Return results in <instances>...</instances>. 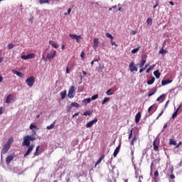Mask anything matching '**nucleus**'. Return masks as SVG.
<instances>
[{
	"mask_svg": "<svg viewBox=\"0 0 182 182\" xmlns=\"http://www.w3.org/2000/svg\"><path fill=\"white\" fill-rule=\"evenodd\" d=\"M34 140H36V138L35 136L26 135L23 136V141L22 143V146L29 147V146H31V141H34Z\"/></svg>",
	"mask_w": 182,
	"mask_h": 182,
	"instance_id": "1",
	"label": "nucleus"
},
{
	"mask_svg": "<svg viewBox=\"0 0 182 182\" xmlns=\"http://www.w3.org/2000/svg\"><path fill=\"white\" fill-rule=\"evenodd\" d=\"M26 83L29 87H32V86H33L35 83V77L31 76L30 77L27 78L26 80Z\"/></svg>",
	"mask_w": 182,
	"mask_h": 182,
	"instance_id": "2",
	"label": "nucleus"
},
{
	"mask_svg": "<svg viewBox=\"0 0 182 182\" xmlns=\"http://www.w3.org/2000/svg\"><path fill=\"white\" fill-rule=\"evenodd\" d=\"M56 58V50H52L50 53H47L46 58L49 59H55Z\"/></svg>",
	"mask_w": 182,
	"mask_h": 182,
	"instance_id": "3",
	"label": "nucleus"
},
{
	"mask_svg": "<svg viewBox=\"0 0 182 182\" xmlns=\"http://www.w3.org/2000/svg\"><path fill=\"white\" fill-rule=\"evenodd\" d=\"M75 86H71L68 90V97H70V99H73L75 97Z\"/></svg>",
	"mask_w": 182,
	"mask_h": 182,
	"instance_id": "4",
	"label": "nucleus"
},
{
	"mask_svg": "<svg viewBox=\"0 0 182 182\" xmlns=\"http://www.w3.org/2000/svg\"><path fill=\"white\" fill-rule=\"evenodd\" d=\"M70 38H71V39L75 40L77 43H80V41L79 39H82V36H77L75 34H69Z\"/></svg>",
	"mask_w": 182,
	"mask_h": 182,
	"instance_id": "5",
	"label": "nucleus"
},
{
	"mask_svg": "<svg viewBox=\"0 0 182 182\" xmlns=\"http://www.w3.org/2000/svg\"><path fill=\"white\" fill-rule=\"evenodd\" d=\"M9 149H11V146L9 145V144H6L1 150V154H6Z\"/></svg>",
	"mask_w": 182,
	"mask_h": 182,
	"instance_id": "6",
	"label": "nucleus"
},
{
	"mask_svg": "<svg viewBox=\"0 0 182 182\" xmlns=\"http://www.w3.org/2000/svg\"><path fill=\"white\" fill-rule=\"evenodd\" d=\"M97 122H98L97 118H95L93 120L90 121L88 123H87L85 127H87V129H90V127H92V126H93V124H95V123H96Z\"/></svg>",
	"mask_w": 182,
	"mask_h": 182,
	"instance_id": "7",
	"label": "nucleus"
},
{
	"mask_svg": "<svg viewBox=\"0 0 182 182\" xmlns=\"http://www.w3.org/2000/svg\"><path fill=\"white\" fill-rule=\"evenodd\" d=\"M33 147H35V146L33 144L28 146L26 152L24 154V157H28V156H29V154H31V153H32V150H33Z\"/></svg>",
	"mask_w": 182,
	"mask_h": 182,
	"instance_id": "8",
	"label": "nucleus"
},
{
	"mask_svg": "<svg viewBox=\"0 0 182 182\" xmlns=\"http://www.w3.org/2000/svg\"><path fill=\"white\" fill-rule=\"evenodd\" d=\"M129 70H130V72H137V67H136V65H134V62H132L129 64Z\"/></svg>",
	"mask_w": 182,
	"mask_h": 182,
	"instance_id": "9",
	"label": "nucleus"
},
{
	"mask_svg": "<svg viewBox=\"0 0 182 182\" xmlns=\"http://www.w3.org/2000/svg\"><path fill=\"white\" fill-rule=\"evenodd\" d=\"M99 47V38H95L93 41V48L95 50Z\"/></svg>",
	"mask_w": 182,
	"mask_h": 182,
	"instance_id": "10",
	"label": "nucleus"
},
{
	"mask_svg": "<svg viewBox=\"0 0 182 182\" xmlns=\"http://www.w3.org/2000/svg\"><path fill=\"white\" fill-rule=\"evenodd\" d=\"M137 140H139V135H134L133 136L132 139L131 140L130 145L134 146V143H136V141H137Z\"/></svg>",
	"mask_w": 182,
	"mask_h": 182,
	"instance_id": "11",
	"label": "nucleus"
},
{
	"mask_svg": "<svg viewBox=\"0 0 182 182\" xmlns=\"http://www.w3.org/2000/svg\"><path fill=\"white\" fill-rule=\"evenodd\" d=\"M14 102V95H9L6 99V103H12Z\"/></svg>",
	"mask_w": 182,
	"mask_h": 182,
	"instance_id": "12",
	"label": "nucleus"
},
{
	"mask_svg": "<svg viewBox=\"0 0 182 182\" xmlns=\"http://www.w3.org/2000/svg\"><path fill=\"white\" fill-rule=\"evenodd\" d=\"M153 146H154V151H159V143H157V140H154L153 142Z\"/></svg>",
	"mask_w": 182,
	"mask_h": 182,
	"instance_id": "13",
	"label": "nucleus"
},
{
	"mask_svg": "<svg viewBox=\"0 0 182 182\" xmlns=\"http://www.w3.org/2000/svg\"><path fill=\"white\" fill-rule=\"evenodd\" d=\"M49 45H51V46L53 48H55V49H58L59 48V46L58 45V43H56V42H55L53 41H50Z\"/></svg>",
	"mask_w": 182,
	"mask_h": 182,
	"instance_id": "14",
	"label": "nucleus"
},
{
	"mask_svg": "<svg viewBox=\"0 0 182 182\" xmlns=\"http://www.w3.org/2000/svg\"><path fill=\"white\" fill-rule=\"evenodd\" d=\"M12 73L14 75H16L17 76H18L19 77H23V76H24L23 74H22V73L17 71L16 70H13Z\"/></svg>",
	"mask_w": 182,
	"mask_h": 182,
	"instance_id": "15",
	"label": "nucleus"
},
{
	"mask_svg": "<svg viewBox=\"0 0 182 182\" xmlns=\"http://www.w3.org/2000/svg\"><path fill=\"white\" fill-rule=\"evenodd\" d=\"M140 119H141V113L138 112L135 116V122L139 123Z\"/></svg>",
	"mask_w": 182,
	"mask_h": 182,
	"instance_id": "16",
	"label": "nucleus"
},
{
	"mask_svg": "<svg viewBox=\"0 0 182 182\" xmlns=\"http://www.w3.org/2000/svg\"><path fill=\"white\" fill-rule=\"evenodd\" d=\"M173 82L172 80H163L161 81L162 86H166V85H168L169 83H171Z\"/></svg>",
	"mask_w": 182,
	"mask_h": 182,
	"instance_id": "17",
	"label": "nucleus"
},
{
	"mask_svg": "<svg viewBox=\"0 0 182 182\" xmlns=\"http://www.w3.org/2000/svg\"><path fill=\"white\" fill-rule=\"evenodd\" d=\"M120 151V145H119L114 150L113 153L114 157H117V155L119 154V152Z\"/></svg>",
	"mask_w": 182,
	"mask_h": 182,
	"instance_id": "18",
	"label": "nucleus"
},
{
	"mask_svg": "<svg viewBox=\"0 0 182 182\" xmlns=\"http://www.w3.org/2000/svg\"><path fill=\"white\" fill-rule=\"evenodd\" d=\"M12 160H14V156L13 155L7 156L6 159V164H9L12 161Z\"/></svg>",
	"mask_w": 182,
	"mask_h": 182,
	"instance_id": "19",
	"label": "nucleus"
},
{
	"mask_svg": "<svg viewBox=\"0 0 182 182\" xmlns=\"http://www.w3.org/2000/svg\"><path fill=\"white\" fill-rule=\"evenodd\" d=\"M180 109H181V105L178 106L176 112L172 114V119H176V117H177V114L178 113Z\"/></svg>",
	"mask_w": 182,
	"mask_h": 182,
	"instance_id": "20",
	"label": "nucleus"
},
{
	"mask_svg": "<svg viewBox=\"0 0 182 182\" xmlns=\"http://www.w3.org/2000/svg\"><path fill=\"white\" fill-rule=\"evenodd\" d=\"M154 75L156 77V79H160L161 73H160V71L159 70H156L154 72Z\"/></svg>",
	"mask_w": 182,
	"mask_h": 182,
	"instance_id": "21",
	"label": "nucleus"
},
{
	"mask_svg": "<svg viewBox=\"0 0 182 182\" xmlns=\"http://www.w3.org/2000/svg\"><path fill=\"white\" fill-rule=\"evenodd\" d=\"M164 97H166V95L165 94H162L161 95H160L157 99H156V102H164Z\"/></svg>",
	"mask_w": 182,
	"mask_h": 182,
	"instance_id": "22",
	"label": "nucleus"
},
{
	"mask_svg": "<svg viewBox=\"0 0 182 182\" xmlns=\"http://www.w3.org/2000/svg\"><path fill=\"white\" fill-rule=\"evenodd\" d=\"M103 69H105V65H100L98 67H97V70L99 72V73H102L103 72Z\"/></svg>",
	"mask_w": 182,
	"mask_h": 182,
	"instance_id": "23",
	"label": "nucleus"
},
{
	"mask_svg": "<svg viewBox=\"0 0 182 182\" xmlns=\"http://www.w3.org/2000/svg\"><path fill=\"white\" fill-rule=\"evenodd\" d=\"M55 124H56V120H55L50 125L47 126V130H52L53 127H55Z\"/></svg>",
	"mask_w": 182,
	"mask_h": 182,
	"instance_id": "24",
	"label": "nucleus"
},
{
	"mask_svg": "<svg viewBox=\"0 0 182 182\" xmlns=\"http://www.w3.org/2000/svg\"><path fill=\"white\" fill-rule=\"evenodd\" d=\"M112 92H114L115 90H117V88H115V89H109V90H108L107 92H106V95H107V96H112V95H113V92H112Z\"/></svg>",
	"mask_w": 182,
	"mask_h": 182,
	"instance_id": "25",
	"label": "nucleus"
},
{
	"mask_svg": "<svg viewBox=\"0 0 182 182\" xmlns=\"http://www.w3.org/2000/svg\"><path fill=\"white\" fill-rule=\"evenodd\" d=\"M155 80H156V78L154 77H152L150 80L147 81V85H153Z\"/></svg>",
	"mask_w": 182,
	"mask_h": 182,
	"instance_id": "26",
	"label": "nucleus"
},
{
	"mask_svg": "<svg viewBox=\"0 0 182 182\" xmlns=\"http://www.w3.org/2000/svg\"><path fill=\"white\" fill-rule=\"evenodd\" d=\"M105 159V155H102L97 161V163L95 164V167L96 166H97V164H100V163H102V160H103Z\"/></svg>",
	"mask_w": 182,
	"mask_h": 182,
	"instance_id": "27",
	"label": "nucleus"
},
{
	"mask_svg": "<svg viewBox=\"0 0 182 182\" xmlns=\"http://www.w3.org/2000/svg\"><path fill=\"white\" fill-rule=\"evenodd\" d=\"M169 144H172L173 146H177V142L176 141V140L171 139L169 140Z\"/></svg>",
	"mask_w": 182,
	"mask_h": 182,
	"instance_id": "28",
	"label": "nucleus"
},
{
	"mask_svg": "<svg viewBox=\"0 0 182 182\" xmlns=\"http://www.w3.org/2000/svg\"><path fill=\"white\" fill-rule=\"evenodd\" d=\"M82 102L85 103V105H87V103H90V102H92V100L90 98H87L85 99Z\"/></svg>",
	"mask_w": 182,
	"mask_h": 182,
	"instance_id": "29",
	"label": "nucleus"
},
{
	"mask_svg": "<svg viewBox=\"0 0 182 182\" xmlns=\"http://www.w3.org/2000/svg\"><path fill=\"white\" fill-rule=\"evenodd\" d=\"M154 107V106L151 105L148 109V112H149L150 116H151V114H153V112H152Z\"/></svg>",
	"mask_w": 182,
	"mask_h": 182,
	"instance_id": "30",
	"label": "nucleus"
},
{
	"mask_svg": "<svg viewBox=\"0 0 182 182\" xmlns=\"http://www.w3.org/2000/svg\"><path fill=\"white\" fill-rule=\"evenodd\" d=\"M61 99H65L66 97V90L60 92Z\"/></svg>",
	"mask_w": 182,
	"mask_h": 182,
	"instance_id": "31",
	"label": "nucleus"
},
{
	"mask_svg": "<svg viewBox=\"0 0 182 182\" xmlns=\"http://www.w3.org/2000/svg\"><path fill=\"white\" fill-rule=\"evenodd\" d=\"M92 112L90 110H87L83 113V116H91Z\"/></svg>",
	"mask_w": 182,
	"mask_h": 182,
	"instance_id": "32",
	"label": "nucleus"
},
{
	"mask_svg": "<svg viewBox=\"0 0 182 182\" xmlns=\"http://www.w3.org/2000/svg\"><path fill=\"white\" fill-rule=\"evenodd\" d=\"M27 55L28 59H34L35 56H36L34 53H30V54H28Z\"/></svg>",
	"mask_w": 182,
	"mask_h": 182,
	"instance_id": "33",
	"label": "nucleus"
},
{
	"mask_svg": "<svg viewBox=\"0 0 182 182\" xmlns=\"http://www.w3.org/2000/svg\"><path fill=\"white\" fill-rule=\"evenodd\" d=\"M146 23L147 25H151V23H153V19L151 18H147Z\"/></svg>",
	"mask_w": 182,
	"mask_h": 182,
	"instance_id": "34",
	"label": "nucleus"
},
{
	"mask_svg": "<svg viewBox=\"0 0 182 182\" xmlns=\"http://www.w3.org/2000/svg\"><path fill=\"white\" fill-rule=\"evenodd\" d=\"M146 65V60H141L140 64H139V68H143Z\"/></svg>",
	"mask_w": 182,
	"mask_h": 182,
	"instance_id": "35",
	"label": "nucleus"
},
{
	"mask_svg": "<svg viewBox=\"0 0 182 182\" xmlns=\"http://www.w3.org/2000/svg\"><path fill=\"white\" fill-rule=\"evenodd\" d=\"M109 100H110L109 97H105L104 98V100L102 102V105H105V103H107V102H109Z\"/></svg>",
	"mask_w": 182,
	"mask_h": 182,
	"instance_id": "36",
	"label": "nucleus"
},
{
	"mask_svg": "<svg viewBox=\"0 0 182 182\" xmlns=\"http://www.w3.org/2000/svg\"><path fill=\"white\" fill-rule=\"evenodd\" d=\"M39 146H38L36 149V151L34 153V157H36V156H39V154L38 153V151H39Z\"/></svg>",
	"mask_w": 182,
	"mask_h": 182,
	"instance_id": "37",
	"label": "nucleus"
},
{
	"mask_svg": "<svg viewBox=\"0 0 182 182\" xmlns=\"http://www.w3.org/2000/svg\"><path fill=\"white\" fill-rule=\"evenodd\" d=\"M98 98H99V95L95 94L93 96H92V97L90 99H91V100H96V99H98Z\"/></svg>",
	"mask_w": 182,
	"mask_h": 182,
	"instance_id": "38",
	"label": "nucleus"
},
{
	"mask_svg": "<svg viewBox=\"0 0 182 182\" xmlns=\"http://www.w3.org/2000/svg\"><path fill=\"white\" fill-rule=\"evenodd\" d=\"M105 35H106V37L109 38V39H111V41H113V39H114V37L112 36V35L109 33H107Z\"/></svg>",
	"mask_w": 182,
	"mask_h": 182,
	"instance_id": "39",
	"label": "nucleus"
},
{
	"mask_svg": "<svg viewBox=\"0 0 182 182\" xmlns=\"http://www.w3.org/2000/svg\"><path fill=\"white\" fill-rule=\"evenodd\" d=\"M132 137H133V128L130 130V133L129 134L128 139L130 140V139H132Z\"/></svg>",
	"mask_w": 182,
	"mask_h": 182,
	"instance_id": "40",
	"label": "nucleus"
},
{
	"mask_svg": "<svg viewBox=\"0 0 182 182\" xmlns=\"http://www.w3.org/2000/svg\"><path fill=\"white\" fill-rule=\"evenodd\" d=\"M41 5L43 4H49V0H40Z\"/></svg>",
	"mask_w": 182,
	"mask_h": 182,
	"instance_id": "41",
	"label": "nucleus"
},
{
	"mask_svg": "<svg viewBox=\"0 0 182 182\" xmlns=\"http://www.w3.org/2000/svg\"><path fill=\"white\" fill-rule=\"evenodd\" d=\"M71 106H73V107H79L80 105L77 102H73Z\"/></svg>",
	"mask_w": 182,
	"mask_h": 182,
	"instance_id": "42",
	"label": "nucleus"
},
{
	"mask_svg": "<svg viewBox=\"0 0 182 182\" xmlns=\"http://www.w3.org/2000/svg\"><path fill=\"white\" fill-rule=\"evenodd\" d=\"M168 51L164 50V48H161L160 50H159V53H161V55H164V53H167Z\"/></svg>",
	"mask_w": 182,
	"mask_h": 182,
	"instance_id": "43",
	"label": "nucleus"
},
{
	"mask_svg": "<svg viewBox=\"0 0 182 182\" xmlns=\"http://www.w3.org/2000/svg\"><path fill=\"white\" fill-rule=\"evenodd\" d=\"M139 50H140L139 48H134V49L132 50V53H137Z\"/></svg>",
	"mask_w": 182,
	"mask_h": 182,
	"instance_id": "44",
	"label": "nucleus"
},
{
	"mask_svg": "<svg viewBox=\"0 0 182 182\" xmlns=\"http://www.w3.org/2000/svg\"><path fill=\"white\" fill-rule=\"evenodd\" d=\"M14 48H15V46L14 44L10 43V44L8 45V49L9 50H11V49H14Z\"/></svg>",
	"mask_w": 182,
	"mask_h": 182,
	"instance_id": "45",
	"label": "nucleus"
},
{
	"mask_svg": "<svg viewBox=\"0 0 182 182\" xmlns=\"http://www.w3.org/2000/svg\"><path fill=\"white\" fill-rule=\"evenodd\" d=\"M13 141H14V138H11L8 140V141L6 142V144H9V146H11Z\"/></svg>",
	"mask_w": 182,
	"mask_h": 182,
	"instance_id": "46",
	"label": "nucleus"
},
{
	"mask_svg": "<svg viewBox=\"0 0 182 182\" xmlns=\"http://www.w3.org/2000/svg\"><path fill=\"white\" fill-rule=\"evenodd\" d=\"M156 65H153L151 67H149L147 70H146V73H149L150 72V70H151V69H154V67Z\"/></svg>",
	"mask_w": 182,
	"mask_h": 182,
	"instance_id": "47",
	"label": "nucleus"
},
{
	"mask_svg": "<svg viewBox=\"0 0 182 182\" xmlns=\"http://www.w3.org/2000/svg\"><path fill=\"white\" fill-rule=\"evenodd\" d=\"M21 58L22 59H23V60H28V59H29L28 57V55H21Z\"/></svg>",
	"mask_w": 182,
	"mask_h": 182,
	"instance_id": "48",
	"label": "nucleus"
},
{
	"mask_svg": "<svg viewBox=\"0 0 182 182\" xmlns=\"http://www.w3.org/2000/svg\"><path fill=\"white\" fill-rule=\"evenodd\" d=\"M33 129H37L36 126H35L34 124H31L30 125V129L31 130H33Z\"/></svg>",
	"mask_w": 182,
	"mask_h": 182,
	"instance_id": "49",
	"label": "nucleus"
},
{
	"mask_svg": "<svg viewBox=\"0 0 182 182\" xmlns=\"http://www.w3.org/2000/svg\"><path fill=\"white\" fill-rule=\"evenodd\" d=\"M156 91H157V90H155L153 92H149V93L148 94L149 97L153 96V95H154V93H156Z\"/></svg>",
	"mask_w": 182,
	"mask_h": 182,
	"instance_id": "50",
	"label": "nucleus"
},
{
	"mask_svg": "<svg viewBox=\"0 0 182 182\" xmlns=\"http://www.w3.org/2000/svg\"><path fill=\"white\" fill-rule=\"evenodd\" d=\"M72 107H73L72 106V105H70L68 108H67V112L69 113V112H70L72 110Z\"/></svg>",
	"mask_w": 182,
	"mask_h": 182,
	"instance_id": "51",
	"label": "nucleus"
},
{
	"mask_svg": "<svg viewBox=\"0 0 182 182\" xmlns=\"http://www.w3.org/2000/svg\"><path fill=\"white\" fill-rule=\"evenodd\" d=\"M163 113H164V111H161V112L160 114H159L158 117H156V120L159 119L160 118L161 116H163Z\"/></svg>",
	"mask_w": 182,
	"mask_h": 182,
	"instance_id": "52",
	"label": "nucleus"
},
{
	"mask_svg": "<svg viewBox=\"0 0 182 182\" xmlns=\"http://www.w3.org/2000/svg\"><path fill=\"white\" fill-rule=\"evenodd\" d=\"M80 58H81V59H84L85 58V52L82 51V53L80 54Z\"/></svg>",
	"mask_w": 182,
	"mask_h": 182,
	"instance_id": "53",
	"label": "nucleus"
},
{
	"mask_svg": "<svg viewBox=\"0 0 182 182\" xmlns=\"http://www.w3.org/2000/svg\"><path fill=\"white\" fill-rule=\"evenodd\" d=\"M170 171H171V174H173V173L174 172V167L173 166H171Z\"/></svg>",
	"mask_w": 182,
	"mask_h": 182,
	"instance_id": "54",
	"label": "nucleus"
},
{
	"mask_svg": "<svg viewBox=\"0 0 182 182\" xmlns=\"http://www.w3.org/2000/svg\"><path fill=\"white\" fill-rule=\"evenodd\" d=\"M111 44L112 46H117V44H116V42L113 41V40H111Z\"/></svg>",
	"mask_w": 182,
	"mask_h": 182,
	"instance_id": "55",
	"label": "nucleus"
},
{
	"mask_svg": "<svg viewBox=\"0 0 182 182\" xmlns=\"http://www.w3.org/2000/svg\"><path fill=\"white\" fill-rule=\"evenodd\" d=\"M154 177H159V171H156L154 173Z\"/></svg>",
	"mask_w": 182,
	"mask_h": 182,
	"instance_id": "56",
	"label": "nucleus"
},
{
	"mask_svg": "<svg viewBox=\"0 0 182 182\" xmlns=\"http://www.w3.org/2000/svg\"><path fill=\"white\" fill-rule=\"evenodd\" d=\"M72 12V9H68V13H65V15H69Z\"/></svg>",
	"mask_w": 182,
	"mask_h": 182,
	"instance_id": "57",
	"label": "nucleus"
},
{
	"mask_svg": "<svg viewBox=\"0 0 182 182\" xmlns=\"http://www.w3.org/2000/svg\"><path fill=\"white\" fill-rule=\"evenodd\" d=\"M170 178H171V180H174V178H176V176H174V174L171 173L170 175Z\"/></svg>",
	"mask_w": 182,
	"mask_h": 182,
	"instance_id": "58",
	"label": "nucleus"
},
{
	"mask_svg": "<svg viewBox=\"0 0 182 182\" xmlns=\"http://www.w3.org/2000/svg\"><path fill=\"white\" fill-rule=\"evenodd\" d=\"M180 146H181V141L178 142V144L176 146V149H179Z\"/></svg>",
	"mask_w": 182,
	"mask_h": 182,
	"instance_id": "59",
	"label": "nucleus"
},
{
	"mask_svg": "<svg viewBox=\"0 0 182 182\" xmlns=\"http://www.w3.org/2000/svg\"><path fill=\"white\" fill-rule=\"evenodd\" d=\"M159 6V1H156V5L154 6V9H156Z\"/></svg>",
	"mask_w": 182,
	"mask_h": 182,
	"instance_id": "60",
	"label": "nucleus"
},
{
	"mask_svg": "<svg viewBox=\"0 0 182 182\" xmlns=\"http://www.w3.org/2000/svg\"><path fill=\"white\" fill-rule=\"evenodd\" d=\"M131 154L132 156V159H134V151L132 150Z\"/></svg>",
	"mask_w": 182,
	"mask_h": 182,
	"instance_id": "61",
	"label": "nucleus"
},
{
	"mask_svg": "<svg viewBox=\"0 0 182 182\" xmlns=\"http://www.w3.org/2000/svg\"><path fill=\"white\" fill-rule=\"evenodd\" d=\"M3 110H4V107H0V115L2 114Z\"/></svg>",
	"mask_w": 182,
	"mask_h": 182,
	"instance_id": "62",
	"label": "nucleus"
},
{
	"mask_svg": "<svg viewBox=\"0 0 182 182\" xmlns=\"http://www.w3.org/2000/svg\"><path fill=\"white\" fill-rule=\"evenodd\" d=\"M76 116H79V113L77 112L75 114L73 115V118L76 117Z\"/></svg>",
	"mask_w": 182,
	"mask_h": 182,
	"instance_id": "63",
	"label": "nucleus"
},
{
	"mask_svg": "<svg viewBox=\"0 0 182 182\" xmlns=\"http://www.w3.org/2000/svg\"><path fill=\"white\" fill-rule=\"evenodd\" d=\"M66 73H70V71H69V68H66Z\"/></svg>",
	"mask_w": 182,
	"mask_h": 182,
	"instance_id": "64",
	"label": "nucleus"
}]
</instances>
